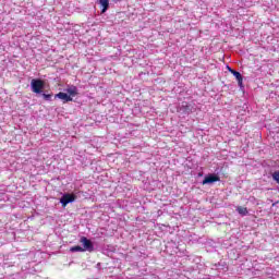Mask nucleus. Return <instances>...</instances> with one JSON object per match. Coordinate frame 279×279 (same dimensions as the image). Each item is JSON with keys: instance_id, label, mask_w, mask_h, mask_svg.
I'll return each instance as SVG.
<instances>
[{"instance_id": "1", "label": "nucleus", "mask_w": 279, "mask_h": 279, "mask_svg": "<svg viewBox=\"0 0 279 279\" xmlns=\"http://www.w3.org/2000/svg\"><path fill=\"white\" fill-rule=\"evenodd\" d=\"M31 88L35 94H41L45 88V81L41 78H33L31 81Z\"/></svg>"}, {"instance_id": "2", "label": "nucleus", "mask_w": 279, "mask_h": 279, "mask_svg": "<svg viewBox=\"0 0 279 279\" xmlns=\"http://www.w3.org/2000/svg\"><path fill=\"white\" fill-rule=\"evenodd\" d=\"M75 199H76L75 194L65 193L60 198V203H61L62 207L65 208L68 206V204L72 203V202H75Z\"/></svg>"}, {"instance_id": "3", "label": "nucleus", "mask_w": 279, "mask_h": 279, "mask_svg": "<svg viewBox=\"0 0 279 279\" xmlns=\"http://www.w3.org/2000/svg\"><path fill=\"white\" fill-rule=\"evenodd\" d=\"M221 179L217 174H207L202 181V185L213 184L215 182H219Z\"/></svg>"}, {"instance_id": "4", "label": "nucleus", "mask_w": 279, "mask_h": 279, "mask_svg": "<svg viewBox=\"0 0 279 279\" xmlns=\"http://www.w3.org/2000/svg\"><path fill=\"white\" fill-rule=\"evenodd\" d=\"M81 243L83 244L85 252L86 251H88V252L94 251L93 242L89 239H87L86 236L81 238Z\"/></svg>"}, {"instance_id": "5", "label": "nucleus", "mask_w": 279, "mask_h": 279, "mask_svg": "<svg viewBox=\"0 0 279 279\" xmlns=\"http://www.w3.org/2000/svg\"><path fill=\"white\" fill-rule=\"evenodd\" d=\"M56 98L63 100L64 102L73 101V98L65 93L60 92L56 95Z\"/></svg>"}, {"instance_id": "6", "label": "nucleus", "mask_w": 279, "mask_h": 279, "mask_svg": "<svg viewBox=\"0 0 279 279\" xmlns=\"http://www.w3.org/2000/svg\"><path fill=\"white\" fill-rule=\"evenodd\" d=\"M66 94H69L68 96L75 97L78 93H77V87L74 85L68 86V88L65 89Z\"/></svg>"}, {"instance_id": "7", "label": "nucleus", "mask_w": 279, "mask_h": 279, "mask_svg": "<svg viewBox=\"0 0 279 279\" xmlns=\"http://www.w3.org/2000/svg\"><path fill=\"white\" fill-rule=\"evenodd\" d=\"M99 4V8L101 9V14L106 13L109 9V1H100Z\"/></svg>"}, {"instance_id": "8", "label": "nucleus", "mask_w": 279, "mask_h": 279, "mask_svg": "<svg viewBox=\"0 0 279 279\" xmlns=\"http://www.w3.org/2000/svg\"><path fill=\"white\" fill-rule=\"evenodd\" d=\"M236 211L239 213V215L246 217L248 215V209L242 206H239L236 208Z\"/></svg>"}, {"instance_id": "9", "label": "nucleus", "mask_w": 279, "mask_h": 279, "mask_svg": "<svg viewBox=\"0 0 279 279\" xmlns=\"http://www.w3.org/2000/svg\"><path fill=\"white\" fill-rule=\"evenodd\" d=\"M233 75L235 76L239 85L242 86L243 85V76L239 72H236V71L233 72Z\"/></svg>"}, {"instance_id": "10", "label": "nucleus", "mask_w": 279, "mask_h": 279, "mask_svg": "<svg viewBox=\"0 0 279 279\" xmlns=\"http://www.w3.org/2000/svg\"><path fill=\"white\" fill-rule=\"evenodd\" d=\"M70 251H71L72 253L85 252L84 247L78 246V245L71 247Z\"/></svg>"}, {"instance_id": "11", "label": "nucleus", "mask_w": 279, "mask_h": 279, "mask_svg": "<svg viewBox=\"0 0 279 279\" xmlns=\"http://www.w3.org/2000/svg\"><path fill=\"white\" fill-rule=\"evenodd\" d=\"M271 178L274 181H276L279 184V171H274L271 174Z\"/></svg>"}, {"instance_id": "12", "label": "nucleus", "mask_w": 279, "mask_h": 279, "mask_svg": "<svg viewBox=\"0 0 279 279\" xmlns=\"http://www.w3.org/2000/svg\"><path fill=\"white\" fill-rule=\"evenodd\" d=\"M51 97H52V95H47V94H43V98H44V100H50L51 99Z\"/></svg>"}, {"instance_id": "13", "label": "nucleus", "mask_w": 279, "mask_h": 279, "mask_svg": "<svg viewBox=\"0 0 279 279\" xmlns=\"http://www.w3.org/2000/svg\"><path fill=\"white\" fill-rule=\"evenodd\" d=\"M229 72H231L233 74V72H236L234 70H232L231 68H228Z\"/></svg>"}, {"instance_id": "14", "label": "nucleus", "mask_w": 279, "mask_h": 279, "mask_svg": "<svg viewBox=\"0 0 279 279\" xmlns=\"http://www.w3.org/2000/svg\"><path fill=\"white\" fill-rule=\"evenodd\" d=\"M185 109H186V110H190V106H189V105H186V106H185Z\"/></svg>"}, {"instance_id": "15", "label": "nucleus", "mask_w": 279, "mask_h": 279, "mask_svg": "<svg viewBox=\"0 0 279 279\" xmlns=\"http://www.w3.org/2000/svg\"><path fill=\"white\" fill-rule=\"evenodd\" d=\"M99 1H108V0H99Z\"/></svg>"}]
</instances>
